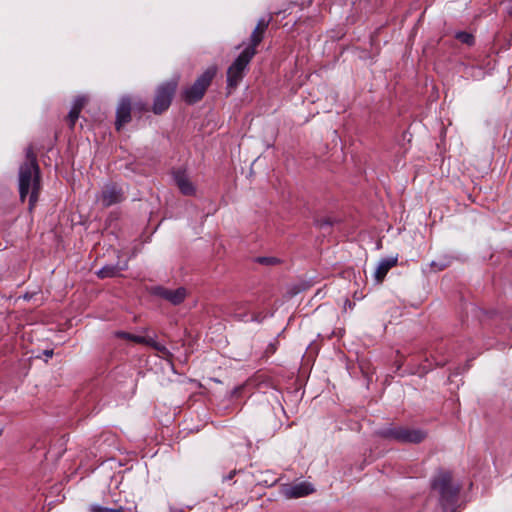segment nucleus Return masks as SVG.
<instances>
[{"label": "nucleus", "instance_id": "f257e3e1", "mask_svg": "<svg viewBox=\"0 0 512 512\" xmlns=\"http://www.w3.org/2000/svg\"><path fill=\"white\" fill-rule=\"evenodd\" d=\"M461 485L450 471L440 469L431 480V490L438 497L443 512H454L458 503Z\"/></svg>", "mask_w": 512, "mask_h": 512}, {"label": "nucleus", "instance_id": "f03ea898", "mask_svg": "<svg viewBox=\"0 0 512 512\" xmlns=\"http://www.w3.org/2000/svg\"><path fill=\"white\" fill-rule=\"evenodd\" d=\"M41 172L39 166L21 164L18 169V191L22 203L28 199V208L32 211L39 200L41 191Z\"/></svg>", "mask_w": 512, "mask_h": 512}, {"label": "nucleus", "instance_id": "7ed1b4c3", "mask_svg": "<svg viewBox=\"0 0 512 512\" xmlns=\"http://www.w3.org/2000/svg\"><path fill=\"white\" fill-rule=\"evenodd\" d=\"M377 434L387 440L399 443H420L426 437L421 429L408 428L404 426H389L378 430Z\"/></svg>", "mask_w": 512, "mask_h": 512}, {"label": "nucleus", "instance_id": "20e7f679", "mask_svg": "<svg viewBox=\"0 0 512 512\" xmlns=\"http://www.w3.org/2000/svg\"><path fill=\"white\" fill-rule=\"evenodd\" d=\"M215 74V67L207 68L190 87L183 91V100L188 104H194L200 101L203 98L205 91L210 85Z\"/></svg>", "mask_w": 512, "mask_h": 512}, {"label": "nucleus", "instance_id": "39448f33", "mask_svg": "<svg viewBox=\"0 0 512 512\" xmlns=\"http://www.w3.org/2000/svg\"><path fill=\"white\" fill-rule=\"evenodd\" d=\"M177 86L178 79L173 78L163 82L157 87L152 107L155 114H161L170 107Z\"/></svg>", "mask_w": 512, "mask_h": 512}, {"label": "nucleus", "instance_id": "423d86ee", "mask_svg": "<svg viewBox=\"0 0 512 512\" xmlns=\"http://www.w3.org/2000/svg\"><path fill=\"white\" fill-rule=\"evenodd\" d=\"M254 56L252 48H244L227 70V84L236 87L244 76V71Z\"/></svg>", "mask_w": 512, "mask_h": 512}, {"label": "nucleus", "instance_id": "0eeeda50", "mask_svg": "<svg viewBox=\"0 0 512 512\" xmlns=\"http://www.w3.org/2000/svg\"><path fill=\"white\" fill-rule=\"evenodd\" d=\"M125 199L124 192L121 186L116 183H107L102 188L99 202L104 207L121 203Z\"/></svg>", "mask_w": 512, "mask_h": 512}, {"label": "nucleus", "instance_id": "6e6552de", "mask_svg": "<svg viewBox=\"0 0 512 512\" xmlns=\"http://www.w3.org/2000/svg\"><path fill=\"white\" fill-rule=\"evenodd\" d=\"M152 294L167 300L173 305H179L185 300L187 292L183 287L171 290L163 286H156L152 289Z\"/></svg>", "mask_w": 512, "mask_h": 512}, {"label": "nucleus", "instance_id": "1a4fd4ad", "mask_svg": "<svg viewBox=\"0 0 512 512\" xmlns=\"http://www.w3.org/2000/svg\"><path fill=\"white\" fill-rule=\"evenodd\" d=\"M132 102L129 96L121 97L116 109L115 127L120 130L125 124L131 120Z\"/></svg>", "mask_w": 512, "mask_h": 512}, {"label": "nucleus", "instance_id": "9d476101", "mask_svg": "<svg viewBox=\"0 0 512 512\" xmlns=\"http://www.w3.org/2000/svg\"><path fill=\"white\" fill-rule=\"evenodd\" d=\"M313 491L314 488L310 483L300 482L286 487L284 494L288 498H301L311 494Z\"/></svg>", "mask_w": 512, "mask_h": 512}, {"label": "nucleus", "instance_id": "9b49d317", "mask_svg": "<svg viewBox=\"0 0 512 512\" xmlns=\"http://www.w3.org/2000/svg\"><path fill=\"white\" fill-rule=\"evenodd\" d=\"M174 181L184 195H193L195 193V187L192 182L189 180L185 171L177 170L173 174Z\"/></svg>", "mask_w": 512, "mask_h": 512}, {"label": "nucleus", "instance_id": "f8f14e48", "mask_svg": "<svg viewBox=\"0 0 512 512\" xmlns=\"http://www.w3.org/2000/svg\"><path fill=\"white\" fill-rule=\"evenodd\" d=\"M398 257L397 256H390L383 258L379 261L376 271H375V277L378 281H382L385 276L387 275L388 271L397 265Z\"/></svg>", "mask_w": 512, "mask_h": 512}, {"label": "nucleus", "instance_id": "ddd939ff", "mask_svg": "<svg viewBox=\"0 0 512 512\" xmlns=\"http://www.w3.org/2000/svg\"><path fill=\"white\" fill-rule=\"evenodd\" d=\"M127 267H128V265H127L126 261L122 265H120L119 263L107 264V265H104L102 268H100L96 272V275L100 279L113 278V277L118 276L121 271L126 270Z\"/></svg>", "mask_w": 512, "mask_h": 512}, {"label": "nucleus", "instance_id": "4468645a", "mask_svg": "<svg viewBox=\"0 0 512 512\" xmlns=\"http://www.w3.org/2000/svg\"><path fill=\"white\" fill-rule=\"evenodd\" d=\"M452 258L447 255L439 257L437 260H433L430 263V267L435 271L439 272L450 266Z\"/></svg>", "mask_w": 512, "mask_h": 512}, {"label": "nucleus", "instance_id": "2eb2a0df", "mask_svg": "<svg viewBox=\"0 0 512 512\" xmlns=\"http://www.w3.org/2000/svg\"><path fill=\"white\" fill-rule=\"evenodd\" d=\"M264 33L258 28H255L250 36V44L246 48H252L254 54L256 53V47L261 43L264 37Z\"/></svg>", "mask_w": 512, "mask_h": 512}, {"label": "nucleus", "instance_id": "dca6fc26", "mask_svg": "<svg viewBox=\"0 0 512 512\" xmlns=\"http://www.w3.org/2000/svg\"><path fill=\"white\" fill-rule=\"evenodd\" d=\"M455 38L459 40L461 43H464L468 46H472L475 43V38L471 33L465 31H458L455 34Z\"/></svg>", "mask_w": 512, "mask_h": 512}, {"label": "nucleus", "instance_id": "f3484780", "mask_svg": "<svg viewBox=\"0 0 512 512\" xmlns=\"http://www.w3.org/2000/svg\"><path fill=\"white\" fill-rule=\"evenodd\" d=\"M115 336L117 338L126 339V340H129V341L138 343V344H141V341H143L142 336L135 335V334H132V333H128V332H125V331H116L115 332Z\"/></svg>", "mask_w": 512, "mask_h": 512}, {"label": "nucleus", "instance_id": "a211bd4d", "mask_svg": "<svg viewBox=\"0 0 512 512\" xmlns=\"http://www.w3.org/2000/svg\"><path fill=\"white\" fill-rule=\"evenodd\" d=\"M156 351L161 353V358L168 361L172 365V352L163 344L159 343L155 348Z\"/></svg>", "mask_w": 512, "mask_h": 512}, {"label": "nucleus", "instance_id": "6ab92c4d", "mask_svg": "<svg viewBox=\"0 0 512 512\" xmlns=\"http://www.w3.org/2000/svg\"><path fill=\"white\" fill-rule=\"evenodd\" d=\"M234 318L242 322H261L259 316L253 315L251 317H248L246 313L237 312L236 309L234 310Z\"/></svg>", "mask_w": 512, "mask_h": 512}, {"label": "nucleus", "instance_id": "aec40b11", "mask_svg": "<svg viewBox=\"0 0 512 512\" xmlns=\"http://www.w3.org/2000/svg\"><path fill=\"white\" fill-rule=\"evenodd\" d=\"M25 153H26V160L23 164H30V163L32 164L33 163L34 166H39L37 163L36 155L33 152L32 146H28L25 150Z\"/></svg>", "mask_w": 512, "mask_h": 512}, {"label": "nucleus", "instance_id": "412c9836", "mask_svg": "<svg viewBox=\"0 0 512 512\" xmlns=\"http://www.w3.org/2000/svg\"><path fill=\"white\" fill-rule=\"evenodd\" d=\"M79 115H80V111H78V107H71L69 114H68L69 125L71 128L74 127L76 121L79 118Z\"/></svg>", "mask_w": 512, "mask_h": 512}, {"label": "nucleus", "instance_id": "4be33fe9", "mask_svg": "<svg viewBox=\"0 0 512 512\" xmlns=\"http://www.w3.org/2000/svg\"><path fill=\"white\" fill-rule=\"evenodd\" d=\"M271 21H272V15H269L267 18H261V19H259L255 28H258L262 32H265Z\"/></svg>", "mask_w": 512, "mask_h": 512}, {"label": "nucleus", "instance_id": "5701e85b", "mask_svg": "<svg viewBox=\"0 0 512 512\" xmlns=\"http://www.w3.org/2000/svg\"><path fill=\"white\" fill-rule=\"evenodd\" d=\"M90 512H124L121 508L120 509H114V508H107L100 505H92L90 507Z\"/></svg>", "mask_w": 512, "mask_h": 512}, {"label": "nucleus", "instance_id": "b1692460", "mask_svg": "<svg viewBox=\"0 0 512 512\" xmlns=\"http://www.w3.org/2000/svg\"><path fill=\"white\" fill-rule=\"evenodd\" d=\"M333 221L330 218L316 219L315 225L320 229L329 228L333 225Z\"/></svg>", "mask_w": 512, "mask_h": 512}, {"label": "nucleus", "instance_id": "393cba45", "mask_svg": "<svg viewBox=\"0 0 512 512\" xmlns=\"http://www.w3.org/2000/svg\"><path fill=\"white\" fill-rule=\"evenodd\" d=\"M142 339H143V341H141V344L150 346L153 349L159 344V342L156 341V335H154V336H142Z\"/></svg>", "mask_w": 512, "mask_h": 512}, {"label": "nucleus", "instance_id": "a878e982", "mask_svg": "<svg viewBox=\"0 0 512 512\" xmlns=\"http://www.w3.org/2000/svg\"><path fill=\"white\" fill-rule=\"evenodd\" d=\"M194 506L195 503L183 506L169 505V512H187L188 510L193 509Z\"/></svg>", "mask_w": 512, "mask_h": 512}, {"label": "nucleus", "instance_id": "bb28decb", "mask_svg": "<svg viewBox=\"0 0 512 512\" xmlns=\"http://www.w3.org/2000/svg\"><path fill=\"white\" fill-rule=\"evenodd\" d=\"M85 102L86 98L84 96H77L73 101L72 107H78V111L81 112Z\"/></svg>", "mask_w": 512, "mask_h": 512}, {"label": "nucleus", "instance_id": "cd10ccee", "mask_svg": "<svg viewBox=\"0 0 512 512\" xmlns=\"http://www.w3.org/2000/svg\"><path fill=\"white\" fill-rule=\"evenodd\" d=\"M134 108L139 112L148 111V104L142 100H138L134 102Z\"/></svg>", "mask_w": 512, "mask_h": 512}, {"label": "nucleus", "instance_id": "c85d7f7f", "mask_svg": "<svg viewBox=\"0 0 512 512\" xmlns=\"http://www.w3.org/2000/svg\"><path fill=\"white\" fill-rule=\"evenodd\" d=\"M257 261L261 264L273 265L278 262V259L274 257H259Z\"/></svg>", "mask_w": 512, "mask_h": 512}, {"label": "nucleus", "instance_id": "c756f323", "mask_svg": "<svg viewBox=\"0 0 512 512\" xmlns=\"http://www.w3.org/2000/svg\"><path fill=\"white\" fill-rule=\"evenodd\" d=\"M43 354L46 358H51L53 356V350H44Z\"/></svg>", "mask_w": 512, "mask_h": 512}, {"label": "nucleus", "instance_id": "7c9ffc66", "mask_svg": "<svg viewBox=\"0 0 512 512\" xmlns=\"http://www.w3.org/2000/svg\"><path fill=\"white\" fill-rule=\"evenodd\" d=\"M506 13L512 16V2L506 7Z\"/></svg>", "mask_w": 512, "mask_h": 512}, {"label": "nucleus", "instance_id": "2f4dec72", "mask_svg": "<svg viewBox=\"0 0 512 512\" xmlns=\"http://www.w3.org/2000/svg\"><path fill=\"white\" fill-rule=\"evenodd\" d=\"M234 474H235V471L231 472L230 474H228L227 476L224 477V480H231L233 478Z\"/></svg>", "mask_w": 512, "mask_h": 512}, {"label": "nucleus", "instance_id": "473e14b6", "mask_svg": "<svg viewBox=\"0 0 512 512\" xmlns=\"http://www.w3.org/2000/svg\"><path fill=\"white\" fill-rule=\"evenodd\" d=\"M444 364H445V362H442V361H436V365H438V366H441V365H444Z\"/></svg>", "mask_w": 512, "mask_h": 512}, {"label": "nucleus", "instance_id": "72a5a7b5", "mask_svg": "<svg viewBox=\"0 0 512 512\" xmlns=\"http://www.w3.org/2000/svg\"><path fill=\"white\" fill-rule=\"evenodd\" d=\"M286 10H279V11H276L275 14H281V13H285Z\"/></svg>", "mask_w": 512, "mask_h": 512}, {"label": "nucleus", "instance_id": "f704fd0d", "mask_svg": "<svg viewBox=\"0 0 512 512\" xmlns=\"http://www.w3.org/2000/svg\"><path fill=\"white\" fill-rule=\"evenodd\" d=\"M2 433H3V429H2V428H0V436L2 435Z\"/></svg>", "mask_w": 512, "mask_h": 512}]
</instances>
